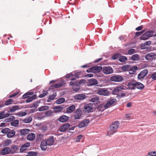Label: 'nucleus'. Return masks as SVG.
Returning a JSON list of instances; mask_svg holds the SVG:
<instances>
[{
  "mask_svg": "<svg viewBox=\"0 0 156 156\" xmlns=\"http://www.w3.org/2000/svg\"><path fill=\"white\" fill-rule=\"evenodd\" d=\"M151 77L153 80H156V72L152 74Z\"/></svg>",
  "mask_w": 156,
  "mask_h": 156,
  "instance_id": "58",
  "label": "nucleus"
},
{
  "mask_svg": "<svg viewBox=\"0 0 156 156\" xmlns=\"http://www.w3.org/2000/svg\"><path fill=\"white\" fill-rule=\"evenodd\" d=\"M85 111L87 112H91V110L93 109L92 106L91 104H86L84 106Z\"/></svg>",
  "mask_w": 156,
  "mask_h": 156,
  "instance_id": "23",
  "label": "nucleus"
},
{
  "mask_svg": "<svg viewBox=\"0 0 156 156\" xmlns=\"http://www.w3.org/2000/svg\"><path fill=\"white\" fill-rule=\"evenodd\" d=\"M143 28V26L142 25L136 28V30L137 31H139L141 30Z\"/></svg>",
  "mask_w": 156,
  "mask_h": 156,
  "instance_id": "63",
  "label": "nucleus"
},
{
  "mask_svg": "<svg viewBox=\"0 0 156 156\" xmlns=\"http://www.w3.org/2000/svg\"><path fill=\"white\" fill-rule=\"evenodd\" d=\"M99 100V98L97 96H94L90 100V101L92 102H98V101ZM96 103L97 104V103L96 102Z\"/></svg>",
  "mask_w": 156,
  "mask_h": 156,
  "instance_id": "43",
  "label": "nucleus"
},
{
  "mask_svg": "<svg viewBox=\"0 0 156 156\" xmlns=\"http://www.w3.org/2000/svg\"><path fill=\"white\" fill-rule=\"evenodd\" d=\"M82 111L80 109H77L76 110L75 114L74 115V119H80L82 115Z\"/></svg>",
  "mask_w": 156,
  "mask_h": 156,
  "instance_id": "15",
  "label": "nucleus"
},
{
  "mask_svg": "<svg viewBox=\"0 0 156 156\" xmlns=\"http://www.w3.org/2000/svg\"><path fill=\"white\" fill-rule=\"evenodd\" d=\"M135 52V50L134 49H129L128 51L129 54L132 55Z\"/></svg>",
  "mask_w": 156,
  "mask_h": 156,
  "instance_id": "57",
  "label": "nucleus"
},
{
  "mask_svg": "<svg viewBox=\"0 0 156 156\" xmlns=\"http://www.w3.org/2000/svg\"><path fill=\"white\" fill-rule=\"evenodd\" d=\"M89 122V119H83L79 124L77 126L79 128H81L87 126Z\"/></svg>",
  "mask_w": 156,
  "mask_h": 156,
  "instance_id": "10",
  "label": "nucleus"
},
{
  "mask_svg": "<svg viewBox=\"0 0 156 156\" xmlns=\"http://www.w3.org/2000/svg\"><path fill=\"white\" fill-rule=\"evenodd\" d=\"M30 96H29V95L28 94V93H27L25 94H24L23 95L22 98L23 99H25V98H28Z\"/></svg>",
  "mask_w": 156,
  "mask_h": 156,
  "instance_id": "60",
  "label": "nucleus"
},
{
  "mask_svg": "<svg viewBox=\"0 0 156 156\" xmlns=\"http://www.w3.org/2000/svg\"><path fill=\"white\" fill-rule=\"evenodd\" d=\"M63 108L60 106H56L54 107V111L56 112H59L62 111Z\"/></svg>",
  "mask_w": 156,
  "mask_h": 156,
  "instance_id": "38",
  "label": "nucleus"
},
{
  "mask_svg": "<svg viewBox=\"0 0 156 156\" xmlns=\"http://www.w3.org/2000/svg\"><path fill=\"white\" fill-rule=\"evenodd\" d=\"M57 96V94L55 92L53 94L50 95L48 97V99L47 100L48 102H50L52 100H54Z\"/></svg>",
  "mask_w": 156,
  "mask_h": 156,
  "instance_id": "27",
  "label": "nucleus"
},
{
  "mask_svg": "<svg viewBox=\"0 0 156 156\" xmlns=\"http://www.w3.org/2000/svg\"><path fill=\"white\" fill-rule=\"evenodd\" d=\"M52 114L53 112L51 110L47 111L45 112V115L47 116H51L52 115Z\"/></svg>",
  "mask_w": 156,
  "mask_h": 156,
  "instance_id": "53",
  "label": "nucleus"
},
{
  "mask_svg": "<svg viewBox=\"0 0 156 156\" xmlns=\"http://www.w3.org/2000/svg\"><path fill=\"white\" fill-rule=\"evenodd\" d=\"M75 108V106L72 105L66 108V112L68 113H71L74 110Z\"/></svg>",
  "mask_w": 156,
  "mask_h": 156,
  "instance_id": "30",
  "label": "nucleus"
},
{
  "mask_svg": "<svg viewBox=\"0 0 156 156\" xmlns=\"http://www.w3.org/2000/svg\"><path fill=\"white\" fill-rule=\"evenodd\" d=\"M140 46L141 49H144L147 48V46L144 43L142 44Z\"/></svg>",
  "mask_w": 156,
  "mask_h": 156,
  "instance_id": "59",
  "label": "nucleus"
},
{
  "mask_svg": "<svg viewBox=\"0 0 156 156\" xmlns=\"http://www.w3.org/2000/svg\"><path fill=\"white\" fill-rule=\"evenodd\" d=\"M45 140H46L48 146H52L54 142V136H51L49 137V138Z\"/></svg>",
  "mask_w": 156,
  "mask_h": 156,
  "instance_id": "20",
  "label": "nucleus"
},
{
  "mask_svg": "<svg viewBox=\"0 0 156 156\" xmlns=\"http://www.w3.org/2000/svg\"><path fill=\"white\" fill-rule=\"evenodd\" d=\"M153 32L151 31H148L142 35L140 38L142 40L147 39L149 37H151Z\"/></svg>",
  "mask_w": 156,
  "mask_h": 156,
  "instance_id": "7",
  "label": "nucleus"
},
{
  "mask_svg": "<svg viewBox=\"0 0 156 156\" xmlns=\"http://www.w3.org/2000/svg\"><path fill=\"white\" fill-rule=\"evenodd\" d=\"M148 155L151 156H156V151H151L148 153Z\"/></svg>",
  "mask_w": 156,
  "mask_h": 156,
  "instance_id": "56",
  "label": "nucleus"
},
{
  "mask_svg": "<svg viewBox=\"0 0 156 156\" xmlns=\"http://www.w3.org/2000/svg\"><path fill=\"white\" fill-rule=\"evenodd\" d=\"M107 108V107L105 106V104L102 103L99 105L97 108V110L99 112H102Z\"/></svg>",
  "mask_w": 156,
  "mask_h": 156,
  "instance_id": "18",
  "label": "nucleus"
},
{
  "mask_svg": "<svg viewBox=\"0 0 156 156\" xmlns=\"http://www.w3.org/2000/svg\"><path fill=\"white\" fill-rule=\"evenodd\" d=\"M127 60V58L125 56H120L119 60L121 62H125Z\"/></svg>",
  "mask_w": 156,
  "mask_h": 156,
  "instance_id": "37",
  "label": "nucleus"
},
{
  "mask_svg": "<svg viewBox=\"0 0 156 156\" xmlns=\"http://www.w3.org/2000/svg\"><path fill=\"white\" fill-rule=\"evenodd\" d=\"M49 107L48 106H42L40 107L39 108L38 110L40 111H42L48 109Z\"/></svg>",
  "mask_w": 156,
  "mask_h": 156,
  "instance_id": "39",
  "label": "nucleus"
},
{
  "mask_svg": "<svg viewBox=\"0 0 156 156\" xmlns=\"http://www.w3.org/2000/svg\"><path fill=\"white\" fill-rule=\"evenodd\" d=\"M37 153L34 151H30L27 153L26 156H36Z\"/></svg>",
  "mask_w": 156,
  "mask_h": 156,
  "instance_id": "47",
  "label": "nucleus"
},
{
  "mask_svg": "<svg viewBox=\"0 0 156 156\" xmlns=\"http://www.w3.org/2000/svg\"><path fill=\"white\" fill-rule=\"evenodd\" d=\"M102 71L105 74H109L112 73L113 70L111 67L108 66L103 67L102 69Z\"/></svg>",
  "mask_w": 156,
  "mask_h": 156,
  "instance_id": "9",
  "label": "nucleus"
},
{
  "mask_svg": "<svg viewBox=\"0 0 156 156\" xmlns=\"http://www.w3.org/2000/svg\"><path fill=\"white\" fill-rule=\"evenodd\" d=\"M10 130V129L9 128H5L1 130V132L3 133H7V134Z\"/></svg>",
  "mask_w": 156,
  "mask_h": 156,
  "instance_id": "49",
  "label": "nucleus"
},
{
  "mask_svg": "<svg viewBox=\"0 0 156 156\" xmlns=\"http://www.w3.org/2000/svg\"><path fill=\"white\" fill-rule=\"evenodd\" d=\"M19 150V148L16 145H12L10 149V153L12 154L17 152Z\"/></svg>",
  "mask_w": 156,
  "mask_h": 156,
  "instance_id": "28",
  "label": "nucleus"
},
{
  "mask_svg": "<svg viewBox=\"0 0 156 156\" xmlns=\"http://www.w3.org/2000/svg\"><path fill=\"white\" fill-rule=\"evenodd\" d=\"M30 131L29 129H25L20 131V135H25L27 134Z\"/></svg>",
  "mask_w": 156,
  "mask_h": 156,
  "instance_id": "33",
  "label": "nucleus"
},
{
  "mask_svg": "<svg viewBox=\"0 0 156 156\" xmlns=\"http://www.w3.org/2000/svg\"><path fill=\"white\" fill-rule=\"evenodd\" d=\"M154 56L151 53H149L145 55V58L147 60H151L153 59Z\"/></svg>",
  "mask_w": 156,
  "mask_h": 156,
  "instance_id": "35",
  "label": "nucleus"
},
{
  "mask_svg": "<svg viewBox=\"0 0 156 156\" xmlns=\"http://www.w3.org/2000/svg\"><path fill=\"white\" fill-rule=\"evenodd\" d=\"M148 73V70L147 69L142 70L138 75V79L140 80L143 79L146 76Z\"/></svg>",
  "mask_w": 156,
  "mask_h": 156,
  "instance_id": "8",
  "label": "nucleus"
},
{
  "mask_svg": "<svg viewBox=\"0 0 156 156\" xmlns=\"http://www.w3.org/2000/svg\"><path fill=\"white\" fill-rule=\"evenodd\" d=\"M97 93L99 95L108 96L109 94V91L105 88H99L97 91Z\"/></svg>",
  "mask_w": 156,
  "mask_h": 156,
  "instance_id": "5",
  "label": "nucleus"
},
{
  "mask_svg": "<svg viewBox=\"0 0 156 156\" xmlns=\"http://www.w3.org/2000/svg\"><path fill=\"white\" fill-rule=\"evenodd\" d=\"M70 126V125L69 123H66L62 126L59 129V131L61 132H65L66 131Z\"/></svg>",
  "mask_w": 156,
  "mask_h": 156,
  "instance_id": "12",
  "label": "nucleus"
},
{
  "mask_svg": "<svg viewBox=\"0 0 156 156\" xmlns=\"http://www.w3.org/2000/svg\"><path fill=\"white\" fill-rule=\"evenodd\" d=\"M40 101H37L34 102L32 106L30 107L31 108H32L33 107H35V108H36L38 106V104L40 103Z\"/></svg>",
  "mask_w": 156,
  "mask_h": 156,
  "instance_id": "50",
  "label": "nucleus"
},
{
  "mask_svg": "<svg viewBox=\"0 0 156 156\" xmlns=\"http://www.w3.org/2000/svg\"><path fill=\"white\" fill-rule=\"evenodd\" d=\"M35 138V135L33 133H30L27 136V139L28 140L33 141Z\"/></svg>",
  "mask_w": 156,
  "mask_h": 156,
  "instance_id": "25",
  "label": "nucleus"
},
{
  "mask_svg": "<svg viewBox=\"0 0 156 156\" xmlns=\"http://www.w3.org/2000/svg\"><path fill=\"white\" fill-rule=\"evenodd\" d=\"M69 117L63 115L60 117L58 119V121L61 122H65L69 120Z\"/></svg>",
  "mask_w": 156,
  "mask_h": 156,
  "instance_id": "16",
  "label": "nucleus"
},
{
  "mask_svg": "<svg viewBox=\"0 0 156 156\" xmlns=\"http://www.w3.org/2000/svg\"><path fill=\"white\" fill-rule=\"evenodd\" d=\"M41 130L45 131L47 130L48 127L46 126H43L41 127Z\"/></svg>",
  "mask_w": 156,
  "mask_h": 156,
  "instance_id": "61",
  "label": "nucleus"
},
{
  "mask_svg": "<svg viewBox=\"0 0 156 156\" xmlns=\"http://www.w3.org/2000/svg\"><path fill=\"white\" fill-rule=\"evenodd\" d=\"M86 98V95L83 94H78L74 96V98L76 100H83L85 99Z\"/></svg>",
  "mask_w": 156,
  "mask_h": 156,
  "instance_id": "26",
  "label": "nucleus"
},
{
  "mask_svg": "<svg viewBox=\"0 0 156 156\" xmlns=\"http://www.w3.org/2000/svg\"><path fill=\"white\" fill-rule=\"evenodd\" d=\"M13 101V99H9L5 102L4 103L5 105H8L11 104L12 103Z\"/></svg>",
  "mask_w": 156,
  "mask_h": 156,
  "instance_id": "44",
  "label": "nucleus"
},
{
  "mask_svg": "<svg viewBox=\"0 0 156 156\" xmlns=\"http://www.w3.org/2000/svg\"><path fill=\"white\" fill-rule=\"evenodd\" d=\"M127 86L131 90H134L135 88L139 90H142L144 87V85L142 83L135 81H130L127 83Z\"/></svg>",
  "mask_w": 156,
  "mask_h": 156,
  "instance_id": "3",
  "label": "nucleus"
},
{
  "mask_svg": "<svg viewBox=\"0 0 156 156\" xmlns=\"http://www.w3.org/2000/svg\"><path fill=\"white\" fill-rule=\"evenodd\" d=\"M48 91L47 90H44L42 92V93L39 96V97L40 98H42L47 95L48 94Z\"/></svg>",
  "mask_w": 156,
  "mask_h": 156,
  "instance_id": "45",
  "label": "nucleus"
},
{
  "mask_svg": "<svg viewBox=\"0 0 156 156\" xmlns=\"http://www.w3.org/2000/svg\"><path fill=\"white\" fill-rule=\"evenodd\" d=\"M124 90V88L122 86H118L116 87L112 91V94L116 95V98L120 99L122 98L126 97V93H124L122 92Z\"/></svg>",
  "mask_w": 156,
  "mask_h": 156,
  "instance_id": "2",
  "label": "nucleus"
},
{
  "mask_svg": "<svg viewBox=\"0 0 156 156\" xmlns=\"http://www.w3.org/2000/svg\"><path fill=\"white\" fill-rule=\"evenodd\" d=\"M116 102V100L115 99H112L108 101L105 104V106L108 108L111 105H114Z\"/></svg>",
  "mask_w": 156,
  "mask_h": 156,
  "instance_id": "14",
  "label": "nucleus"
},
{
  "mask_svg": "<svg viewBox=\"0 0 156 156\" xmlns=\"http://www.w3.org/2000/svg\"><path fill=\"white\" fill-rule=\"evenodd\" d=\"M130 68V65H123L121 67L122 69L124 71L129 70Z\"/></svg>",
  "mask_w": 156,
  "mask_h": 156,
  "instance_id": "41",
  "label": "nucleus"
},
{
  "mask_svg": "<svg viewBox=\"0 0 156 156\" xmlns=\"http://www.w3.org/2000/svg\"><path fill=\"white\" fill-rule=\"evenodd\" d=\"M73 75L72 73H70L67 74L66 76V79L69 78V79L71 80L69 83L70 86L73 87V90L75 91H77L80 90V84L82 83V82L85 81L84 80H81L79 81H78L76 80V79L78 78V77L76 75L72 78Z\"/></svg>",
  "mask_w": 156,
  "mask_h": 156,
  "instance_id": "1",
  "label": "nucleus"
},
{
  "mask_svg": "<svg viewBox=\"0 0 156 156\" xmlns=\"http://www.w3.org/2000/svg\"><path fill=\"white\" fill-rule=\"evenodd\" d=\"M93 73H97L100 72L102 69L101 66H95L92 67Z\"/></svg>",
  "mask_w": 156,
  "mask_h": 156,
  "instance_id": "24",
  "label": "nucleus"
},
{
  "mask_svg": "<svg viewBox=\"0 0 156 156\" xmlns=\"http://www.w3.org/2000/svg\"><path fill=\"white\" fill-rule=\"evenodd\" d=\"M123 80L122 76L120 75H115L112 76L110 80L112 81L119 82L122 81Z\"/></svg>",
  "mask_w": 156,
  "mask_h": 156,
  "instance_id": "6",
  "label": "nucleus"
},
{
  "mask_svg": "<svg viewBox=\"0 0 156 156\" xmlns=\"http://www.w3.org/2000/svg\"><path fill=\"white\" fill-rule=\"evenodd\" d=\"M12 142V141L10 140H7L5 141L4 143V144L5 146H7L9 145L10 144H11Z\"/></svg>",
  "mask_w": 156,
  "mask_h": 156,
  "instance_id": "54",
  "label": "nucleus"
},
{
  "mask_svg": "<svg viewBox=\"0 0 156 156\" xmlns=\"http://www.w3.org/2000/svg\"><path fill=\"white\" fill-rule=\"evenodd\" d=\"M120 123L118 121L113 122L109 127V130L108 131L107 135L110 136L116 133L119 127Z\"/></svg>",
  "mask_w": 156,
  "mask_h": 156,
  "instance_id": "4",
  "label": "nucleus"
},
{
  "mask_svg": "<svg viewBox=\"0 0 156 156\" xmlns=\"http://www.w3.org/2000/svg\"><path fill=\"white\" fill-rule=\"evenodd\" d=\"M138 68L137 66H130V68L129 70V73L130 74H134L138 70Z\"/></svg>",
  "mask_w": 156,
  "mask_h": 156,
  "instance_id": "17",
  "label": "nucleus"
},
{
  "mask_svg": "<svg viewBox=\"0 0 156 156\" xmlns=\"http://www.w3.org/2000/svg\"><path fill=\"white\" fill-rule=\"evenodd\" d=\"M9 110H8V113H9L10 112L14 113L16 111L20 109V108L19 106L15 105L12 107H10L9 108Z\"/></svg>",
  "mask_w": 156,
  "mask_h": 156,
  "instance_id": "13",
  "label": "nucleus"
},
{
  "mask_svg": "<svg viewBox=\"0 0 156 156\" xmlns=\"http://www.w3.org/2000/svg\"><path fill=\"white\" fill-rule=\"evenodd\" d=\"M30 144L29 143H27L23 145L20 149V151L21 152H22L26 150L27 148L30 146Z\"/></svg>",
  "mask_w": 156,
  "mask_h": 156,
  "instance_id": "21",
  "label": "nucleus"
},
{
  "mask_svg": "<svg viewBox=\"0 0 156 156\" xmlns=\"http://www.w3.org/2000/svg\"><path fill=\"white\" fill-rule=\"evenodd\" d=\"M47 146H48L47 142L45 140H44L41 141L40 147L41 149L43 151H44L46 150L47 148Z\"/></svg>",
  "mask_w": 156,
  "mask_h": 156,
  "instance_id": "19",
  "label": "nucleus"
},
{
  "mask_svg": "<svg viewBox=\"0 0 156 156\" xmlns=\"http://www.w3.org/2000/svg\"><path fill=\"white\" fill-rule=\"evenodd\" d=\"M15 133L16 132L14 130H11L10 129L9 131L7 134V136L9 138H12L15 136Z\"/></svg>",
  "mask_w": 156,
  "mask_h": 156,
  "instance_id": "32",
  "label": "nucleus"
},
{
  "mask_svg": "<svg viewBox=\"0 0 156 156\" xmlns=\"http://www.w3.org/2000/svg\"><path fill=\"white\" fill-rule=\"evenodd\" d=\"M87 86H92L94 85H96L98 84V81L97 80L94 78L90 79L88 80L87 82Z\"/></svg>",
  "mask_w": 156,
  "mask_h": 156,
  "instance_id": "11",
  "label": "nucleus"
},
{
  "mask_svg": "<svg viewBox=\"0 0 156 156\" xmlns=\"http://www.w3.org/2000/svg\"><path fill=\"white\" fill-rule=\"evenodd\" d=\"M37 97V95L36 94L33 95L32 96L30 97L29 98H27L26 100V102L27 103H29L32 101L33 100L35 99Z\"/></svg>",
  "mask_w": 156,
  "mask_h": 156,
  "instance_id": "34",
  "label": "nucleus"
},
{
  "mask_svg": "<svg viewBox=\"0 0 156 156\" xmlns=\"http://www.w3.org/2000/svg\"><path fill=\"white\" fill-rule=\"evenodd\" d=\"M144 30H143L141 31L137 32L136 33L135 35L136 37H138L140 35H141L142 33H144Z\"/></svg>",
  "mask_w": 156,
  "mask_h": 156,
  "instance_id": "55",
  "label": "nucleus"
},
{
  "mask_svg": "<svg viewBox=\"0 0 156 156\" xmlns=\"http://www.w3.org/2000/svg\"><path fill=\"white\" fill-rule=\"evenodd\" d=\"M64 84V83L63 82H61L52 85L51 87H52V88H57L62 86Z\"/></svg>",
  "mask_w": 156,
  "mask_h": 156,
  "instance_id": "31",
  "label": "nucleus"
},
{
  "mask_svg": "<svg viewBox=\"0 0 156 156\" xmlns=\"http://www.w3.org/2000/svg\"><path fill=\"white\" fill-rule=\"evenodd\" d=\"M10 153V148L9 147H5L1 151V153L2 155L8 154Z\"/></svg>",
  "mask_w": 156,
  "mask_h": 156,
  "instance_id": "22",
  "label": "nucleus"
},
{
  "mask_svg": "<svg viewBox=\"0 0 156 156\" xmlns=\"http://www.w3.org/2000/svg\"><path fill=\"white\" fill-rule=\"evenodd\" d=\"M86 71L87 73H93L92 67L88 68L87 70Z\"/></svg>",
  "mask_w": 156,
  "mask_h": 156,
  "instance_id": "62",
  "label": "nucleus"
},
{
  "mask_svg": "<svg viewBox=\"0 0 156 156\" xmlns=\"http://www.w3.org/2000/svg\"><path fill=\"white\" fill-rule=\"evenodd\" d=\"M27 114L26 112H20L17 113L16 115L20 117H22L26 115Z\"/></svg>",
  "mask_w": 156,
  "mask_h": 156,
  "instance_id": "48",
  "label": "nucleus"
},
{
  "mask_svg": "<svg viewBox=\"0 0 156 156\" xmlns=\"http://www.w3.org/2000/svg\"><path fill=\"white\" fill-rule=\"evenodd\" d=\"M83 137V135H79L77 138V140L79 141Z\"/></svg>",
  "mask_w": 156,
  "mask_h": 156,
  "instance_id": "64",
  "label": "nucleus"
},
{
  "mask_svg": "<svg viewBox=\"0 0 156 156\" xmlns=\"http://www.w3.org/2000/svg\"><path fill=\"white\" fill-rule=\"evenodd\" d=\"M65 101V99L64 98H61L58 99L56 101V103L58 104H60L63 102Z\"/></svg>",
  "mask_w": 156,
  "mask_h": 156,
  "instance_id": "51",
  "label": "nucleus"
},
{
  "mask_svg": "<svg viewBox=\"0 0 156 156\" xmlns=\"http://www.w3.org/2000/svg\"><path fill=\"white\" fill-rule=\"evenodd\" d=\"M121 56L120 54L119 53H116L113 55L112 57V59L115 60L117 58H119Z\"/></svg>",
  "mask_w": 156,
  "mask_h": 156,
  "instance_id": "46",
  "label": "nucleus"
},
{
  "mask_svg": "<svg viewBox=\"0 0 156 156\" xmlns=\"http://www.w3.org/2000/svg\"><path fill=\"white\" fill-rule=\"evenodd\" d=\"M19 123V121L18 120H15L13 121H12L11 123V125L14 126H16Z\"/></svg>",
  "mask_w": 156,
  "mask_h": 156,
  "instance_id": "40",
  "label": "nucleus"
},
{
  "mask_svg": "<svg viewBox=\"0 0 156 156\" xmlns=\"http://www.w3.org/2000/svg\"><path fill=\"white\" fill-rule=\"evenodd\" d=\"M32 120V118L30 117L27 118L23 120L24 122L25 123H29Z\"/></svg>",
  "mask_w": 156,
  "mask_h": 156,
  "instance_id": "52",
  "label": "nucleus"
},
{
  "mask_svg": "<svg viewBox=\"0 0 156 156\" xmlns=\"http://www.w3.org/2000/svg\"><path fill=\"white\" fill-rule=\"evenodd\" d=\"M8 117L5 119V121L6 122L12 121V120L15 119L14 116L12 115Z\"/></svg>",
  "mask_w": 156,
  "mask_h": 156,
  "instance_id": "42",
  "label": "nucleus"
},
{
  "mask_svg": "<svg viewBox=\"0 0 156 156\" xmlns=\"http://www.w3.org/2000/svg\"><path fill=\"white\" fill-rule=\"evenodd\" d=\"M10 115V113H5V111H3L0 112V119L7 117Z\"/></svg>",
  "mask_w": 156,
  "mask_h": 156,
  "instance_id": "29",
  "label": "nucleus"
},
{
  "mask_svg": "<svg viewBox=\"0 0 156 156\" xmlns=\"http://www.w3.org/2000/svg\"><path fill=\"white\" fill-rule=\"evenodd\" d=\"M140 59L139 55L137 54H134L132 55L131 57V59L133 61H137Z\"/></svg>",
  "mask_w": 156,
  "mask_h": 156,
  "instance_id": "36",
  "label": "nucleus"
}]
</instances>
